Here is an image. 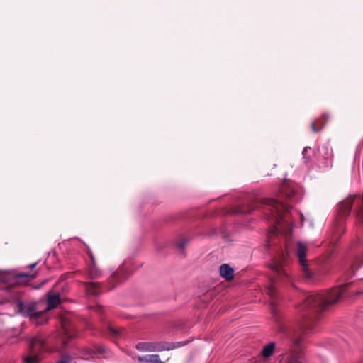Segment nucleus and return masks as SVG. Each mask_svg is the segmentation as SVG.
<instances>
[{"mask_svg":"<svg viewBox=\"0 0 363 363\" xmlns=\"http://www.w3.org/2000/svg\"><path fill=\"white\" fill-rule=\"evenodd\" d=\"M265 211L270 213L269 219L274 222L275 232L289 233L291 232V213L288 207L277 200L267 199L264 200Z\"/></svg>","mask_w":363,"mask_h":363,"instance_id":"obj_1","label":"nucleus"},{"mask_svg":"<svg viewBox=\"0 0 363 363\" xmlns=\"http://www.w3.org/2000/svg\"><path fill=\"white\" fill-rule=\"evenodd\" d=\"M343 293L342 287H337L330 291L309 294L306 297V306L318 307L323 310L334 303Z\"/></svg>","mask_w":363,"mask_h":363,"instance_id":"obj_2","label":"nucleus"},{"mask_svg":"<svg viewBox=\"0 0 363 363\" xmlns=\"http://www.w3.org/2000/svg\"><path fill=\"white\" fill-rule=\"evenodd\" d=\"M308 247L305 242H298L296 254L302 267V272L306 278H311L312 277V273L310 272L309 269L307 267L306 259V253Z\"/></svg>","mask_w":363,"mask_h":363,"instance_id":"obj_3","label":"nucleus"},{"mask_svg":"<svg viewBox=\"0 0 363 363\" xmlns=\"http://www.w3.org/2000/svg\"><path fill=\"white\" fill-rule=\"evenodd\" d=\"M42 346L40 345L38 340H34L31 345V350L26 357H24V363H38L40 361L38 357V349Z\"/></svg>","mask_w":363,"mask_h":363,"instance_id":"obj_4","label":"nucleus"},{"mask_svg":"<svg viewBox=\"0 0 363 363\" xmlns=\"http://www.w3.org/2000/svg\"><path fill=\"white\" fill-rule=\"evenodd\" d=\"M136 348L144 352L162 351L166 349L162 344L155 342H140L136 345Z\"/></svg>","mask_w":363,"mask_h":363,"instance_id":"obj_5","label":"nucleus"},{"mask_svg":"<svg viewBox=\"0 0 363 363\" xmlns=\"http://www.w3.org/2000/svg\"><path fill=\"white\" fill-rule=\"evenodd\" d=\"M19 309L21 313L25 316H28L30 318L36 317L41 314V313L36 311V308L34 306L31 305L21 304Z\"/></svg>","mask_w":363,"mask_h":363,"instance_id":"obj_6","label":"nucleus"},{"mask_svg":"<svg viewBox=\"0 0 363 363\" xmlns=\"http://www.w3.org/2000/svg\"><path fill=\"white\" fill-rule=\"evenodd\" d=\"M60 302V295L57 293L47 295V311L55 308Z\"/></svg>","mask_w":363,"mask_h":363,"instance_id":"obj_7","label":"nucleus"},{"mask_svg":"<svg viewBox=\"0 0 363 363\" xmlns=\"http://www.w3.org/2000/svg\"><path fill=\"white\" fill-rule=\"evenodd\" d=\"M220 274L226 280H230L233 277L234 270L227 264H224L220 267Z\"/></svg>","mask_w":363,"mask_h":363,"instance_id":"obj_8","label":"nucleus"},{"mask_svg":"<svg viewBox=\"0 0 363 363\" xmlns=\"http://www.w3.org/2000/svg\"><path fill=\"white\" fill-rule=\"evenodd\" d=\"M138 359L142 363H157L160 361L157 354H148L144 357H139Z\"/></svg>","mask_w":363,"mask_h":363,"instance_id":"obj_9","label":"nucleus"},{"mask_svg":"<svg viewBox=\"0 0 363 363\" xmlns=\"http://www.w3.org/2000/svg\"><path fill=\"white\" fill-rule=\"evenodd\" d=\"M36 277V272L32 274L21 273L17 275V281L21 284H26L29 280Z\"/></svg>","mask_w":363,"mask_h":363,"instance_id":"obj_10","label":"nucleus"},{"mask_svg":"<svg viewBox=\"0 0 363 363\" xmlns=\"http://www.w3.org/2000/svg\"><path fill=\"white\" fill-rule=\"evenodd\" d=\"M274 350V344L269 343L263 348L262 354L264 357H269L273 354Z\"/></svg>","mask_w":363,"mask_h":363,"instance_id":"obj_11","label":"nucleus"},{"mask_svg":"<svg viewBox=\"0 0 363 363\" xmlns=\"http://www.w3.org/2000/svg\"><path fill=\"white\" fill-rule=\"evenodd\" d=\"M272 269L277 274L279 277H281L282 274L287 275L285 269H282V267L279 262H274L272 266Z\"/></svg>","mask_w":363,"mask_h":363,"instance_id":"obj_12","label":"nucleus"},{"mask_svg":"<svg viewBox=\"0 0 363 363\" xmlns=\"http://www.w3.org/2000/svg\"><path fill=\"white\" fill-rule=\"evenodd\" d=\"M86 290L90 294H97L99 293V288L96 284L89 283L86 285Z\"/></svg>","mask_w":363,"mask_h":363,"instance_id":"obj_13","label":"nucleus"},{"mask_svg":"<svg viewBox=\"0 0 363 363\" xmlns=\"http://www.w3.org/2000/svg\"><path fill=\"white\" fill-rule=\"evenodd\" d=\"M283 363H302L301 358L297 355L287 357Z\"/></svg>","mask_w":363,"mask_h":363,"instance_id":"obj_14","label":"nucleus"},{"mask_svg":"<svg viewBox=\"0 0 363 363\" xmlns=\"http://www.w3.org/2000/svg\"><path fill=\"white\" fill-rule=\"evenodd\" d=\"M352 204L350 201H345L343 203L341 204V207H344L345 212L344 213H347L350 209L351 208Z\"/></svg>","mask_w":363,"mask_h":363,"instance_id":"obj_15","label":"nucleus"},{"mask_svg":"<svg viewBox=\"0 0 363 363\" xmlns=\"http://www.w3.org/2000/svg\"><path fill=\"white\" fill-rule=\"evenodd\" d=\"M274 289L272 288V286H270L267 289V293L270 296H274Z\"/></svg>","mask_w":363,"mask_h":363,"instance_id":"obj_16","label":"nucleus"},{"mask_svg":"<svg viewBox=\"0 0 363 363\" xmlns=\"http://www.w3.org/2000/svg\"><path fill=\"white\" fill-rule=\"evenodd\" d=\"M121 276V270L117 272L115 274H114V277H119Z\"/></svg>","mask_w":363,"mask_h":363,"instance_id":"obj_17","label":"nucleus"},{"mask_svg":"<svg viewBox=\"0 0 363 363\" xmlns=\"http://www.w3.org/2000/svg\"><path fill=\"white\" fill-rule=\"evenodd\" d=\"M110 330L112 331V333H113L114 334L117 335L118 334V332L116 329H113L112 328H110Z\"/></svg>","mask_w":363,"mask_h":363,"instance_id":"obj_18","label":"nucleus"},{"mask_svg":"<svg viewBox=\"0 0 363 363\" xmlns=\"http://www.w3.org/2000/svg\"><path fill=\"white\" fill-rule=\"evenodd\" d=\"M35 265H36V263H34V264H30V265L29 266V267H30V269H33V268H34V267H35Z\"/></svg>","mask_w":363,"mask_h":363,"instance_id":"obj_19","label":"nucleus"},{"mask_svg":"<svg viewBox=\"0 0 363 363\" xmlns=\"http://www.w3.org/2000/svg\"><path fill=\"white\" fill-rule=\"evenodd\" d=\"M312 127H313V131H315V132L318 131V130L315 127V123L312 124Z\"/></svg>","mask_w":363,"mask_h":363,"instance_id":"obj_20","label":"nucleus"},{"mask_svg":"<svg viewBox=\"0 0 363 363\" xmlns=\"http://www.w3.org/2000/svg\"><path fill=\"white\" fill-rule=\"evenodd\" d=\"M57 363H68V362L65 361V360H62V361L58 362Z\"/></svg>","mask_w":363,"mask_h":363,"instance_id":"obj_21","label":"nucleus"}]
</instances>
